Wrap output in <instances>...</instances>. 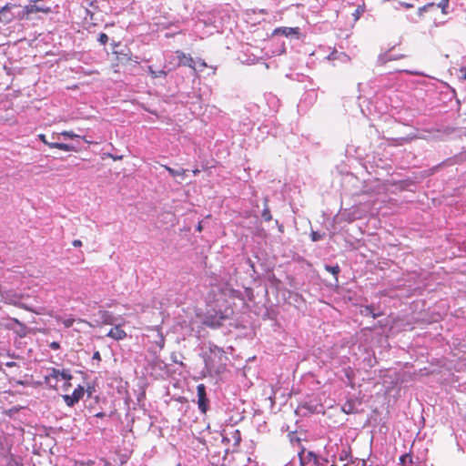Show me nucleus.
Returning <instances> with one entry per match:
<instances>
[{
	"label": "nucleus",
	"instance_id": "obj_1",
	"mask_svg": "<svg viewBox=\"0 0 466 466\" xmlns=\"http://www.w3.org/2000/svg\"><path fill=\"white\" fill-rule=\"evenodd\" d=\"M299 466H333L329 460L304 449L299 452Z\"/></svg>",
	"mask_w": 466,
	"mask_h": 466
},
{
	"label": "nucleus",
	"instance_id": "obj_2",
	"mask_svg": "<svg viewBox=\"0 0 466 466\" xmlns=\"http://www.w3.org/2000/svg\"><path fill=\"white\" fill-rule=\"evenodd\" d=\"M40 0H31L27 5H25L23 10L18 14L17 17L21 20H29L32 18V15L36 14L38 12L44 14L51 13V7L46 5H38L37 2Z\"/></svg>",
	"mask_w": 466,
	"mask_h": 466
},
{
	"label": "nucleus",
	"instance_id": "obj_3",
	"mask_svg": "<svg viewBox=\"0 0 466 466\" xmlns=\"http://www.w3.org/2000/svg\"><path fill=\"white\" fill-rule=\"evenodd\" d=\"M198 395V409L202 413H206L208 405V400L207 398L206 386L204 384H198L197 386Z\"/></svg>",
	"mask_w": 466,
	"mask_h": 466
},
{
	"label": "nucleus",
	"instance_id": "obj_4",
	"mask_svg": "<svg viewBox=\"0 0 466 466\" xmlns=\"http://www.w3.org/2000/svg\"><path fill=\"white\" fill-rule=\"evenodd\" d=\"M17 7L16 5L8 3L0 9V23L8 24L12 22L15 15L12 12L13 8Z\"/></svg>",
	"mask_w": 466,
	"mask_h": 466
},
{
	"label": "nucleus",
	"instance_id": "obj_5",
	"mask_svg": "<svg viewBox=\"0 0 466 466\" xmlns=\"http://www.w3.org/2000/svg\"><path fill=\"white\" fill-rule=\"evenodd\" d=\"M273 35H284L286 37H291L295 39L299 38L300 35V29L299 27H288V26H282L278 27L274 30Z\"/></svg>",
	"mask_w": 466,
	"mask_h": 466
},
{
	"label": "nucleus",
	"instance_id": "obj_6",
	"mask_svg": "<svg viewBox=\"0 0 466 466\" xmlns=\"http://www.w3.org/2000/svg\"><path fill=\"white\" fill-rule=\"evenodd\" d=\"M84 388L79 385L76 389L74 390L72 394L64 395L63 399L67 406L72 407L84 396Z\"/></svg>",
	"mask_w": 466,
	"mask_h": 466
},
{
	"label": "nucleus",
	"instance_id": "obj_7",
	"mask_svg": "<svg viewBox=\"0 0 466 466\" xmlns=\"http://www.w3.org/2000/svg\"><path fill=\"white\" fill-rule=\"evenodd\" d=\"M114 54L116 56V60H117L118 64L125 65V64H128L130 62H133L135 64L139 63L138 57L137 56L133 57L131 52L124 53L122 51H115Z\"/></svg>",
	"mask_w": 466,
	"mask_h": 466
},
{
	"label": "nucleus",
	"instance_id": "obj_8",
	"mask_svg": "<svg viewBox=\"0 0 466 466\" xmlns=\"http://www.w3.org/2000/svg\"><path fill=\"white\" fill-rule=\"evenodd\" d=\"M259 129L263 133L270 134L274 137L278 135V127L276 125V121L273 118L267 119L260 127Z\"/></svg>",
	"mask_w": 466,
	"mask_h": 466
},
{
	"label": "nucleus",
	"instance_id": "obj_9",
	"mask_svg": "<svg viewBox=\"0 0 466 466\" xmlns=\"http://www.w3.org/2000/svg\"><path fill=\"white\" fill-rule=\"evenodd\" d=\"M176 54L179 61V66H188L190 68L195 69V61L190 55H187L179 50L177 51Z\"/></svg>",
	"mask_w": 466,
	"mask_h": 466
},
{
	"label": "nucleus",
	"instance_id": "obj_10",
	"mask_svg": "<svg viewBox=\"0 0 466 466\" xmlns=\"http://www.w3.org/2000/svg\"><path fill=\"white\" fill-rule=\"evenodd\" d=\"M107 337L116 340H122L127 338V332L121 329L120 325H116L108 331Z\"/></svg>",
	"mask_w": 466,
	"mask_h": 466
},
{
	"label": "nucleus",
	"instance_id": "obj_11",
	"mask_svg": "<svg viewBox=\"0 0 466 466\" xmlns=\"http://www.w3.org/2000/svg\"><path fill=\"white\" fill-rule=\"evenodd\" d=\"M252 128H253V121L248 119V121H245V122L239 124L238 132L242 136H247L248 134H249L251 132Z\"/></svg>",
	"mask_w": 466,
	"mask_h": 466
},
{
	"label": "nucleus",
	"instance_id": "obj_12",
	"mask_svg": "<svg viewBox=\"0 0 466 466\" xmlns=\"http://www.w3.org/2000/svg\"><path fill=\"white\" fill-rule=\"evenodd\" d=\"M340 461L345 462L344 466L350 461V450L347 446H343L341 451L337 455Z\"/></svg>",
	"mask_w": 466,
	"mask_h": 466
},
{
	"label": "nucleus",
	"instance_id": "obj_13",
	"mask_svg": "<svg viewBox=\"0 0 466 466\" xmlns=\"http://www.w3.org/2000/svg\"><path fill=\"white\" fill-rule=\"evenodd\" d=\"M99 314H100V318H101L103 324H105V325H113L114 324L116 319L111 312L104 310V311H100Z\"/></svg>",
	"mask_w": 466,
	"mask_h": 466
},
{
	"label": "nucleus",
	"instance_id": "obj_14",
	"mask_svg": "<svg viewBox=\"0 0 466 466\" xmlns=\"http://www.w3.org/2000/svg\"><path fill=\"white\" fill-rule=\"evenodd\" d=\"M266 100L267 103L271 107V110L273 112H276L279 106V100L278 99V97L272 94H268L266 96Z\"/></svg>",
	"mask_w": 466,
	"mask_h": 466
},
{
	"label": "nucleus",
	"instance_id": "obj_15",
	"mask_svg": "<svg viewBox=\"0 0 466 466\" xmlns=\"http://www.w3.org/2000/svg\"><path fill=\"white\" fill-rule=\"evenodd\" d=\"M166 170L172 176V177H184L186 175L187 170L184 168H181L179 170L174 169L168 166H163Z\"/></svg>",
	"mask_w": 466,
	"mask_h": 466
},
{
	"label": "nucleus",
	"instance_id": "obj_16",
	"mask_svg": "<svg viewBox=\"0 0 466 466\" xmlns=\"http://www.w3.org/2000/svg\"><path fill=\"white\" fill-rule=\"evenodd\" d=\"M235 454H237V456H235V462L239 466H244L243 464L246 461H250V457H247L243 452L235 451Z\"/></svg>",
	"mask_w": 466,
	"mask_h": 466
},
{
	"label": "nucleus",
	"instance_id": "obj_17",
	"mask_svg": "<svg viewBox=\"0 0 466 466\" xmlns=\"http://www.w3.org/2000/svg\"><path fill=\"white\" fill-rule=\"evenodd\" d=\"M400 58V56H394L390 52H386L384 54L380 55L379 56V62L380 64H385L389 61L395 60Z\"/></svg>",
	"mask_w": 466,
	"mask_h": 466
},
{
	"label": "nucleus",
	"instance_id": "obj_18",
	"mask_svg": "<svg viewBox=\"0 0 466 466\" xmlns=\"http://www.w3.org/2000/svg\"><path fill=\"white\" fill-rule=\"evenodd\" d=\"M48 147L50 148H56V149H60L63 151H70L72 149V147H70L69 145L65 144V143H57V142H54L53 144H48Z\"/></svg>",
	"mask_w": 466,
	"mask_h": 466
},
{
	"label": "nucleus",
	"instance_id": "obj_19",
	"mask_svg": "<svg viewBox=\"0 0 466 466\" xmlns=\"http://www.w3.org/2000/svg\"><path fill=\"white\" fill-rule=\"evenodd\" d=\"M5 302L10 304V305H14L15 307H18L20 309H25V310H28V311H33L28 306H26L25 304H23V303L15 301L13 298H6V301Z\"/></svg>",
	"mask_w": 466,
	"mask_h": 466
},
{
	"label": "nucleus",
	"instance_id": "obj_20",
	"mask_svg": "<svg viewBox=\"0 0 466 466\" xmlns=\"http://www.w3.org/2000/svg\"><path fill=\"white\" fill-rule=\"evenodd\" d=\"M147 70H148L149 75L153 78H157V77H161V76H167V72L166 71H164V70L156 71L150 66L147 67Z\"/></svg>",
	"mask_w": 466,
	"mask_h": 466
},
{
	"label": "nucleus",
	"instance_id": "obj_21",
	"mask_svg": "<svg viewBox=\"0 0 466 466\" xmlns=\"http://www.w3.org/2000/svg\"><path fill=\"white\" fill-rule=\"evenodd\" d=\"M325 269L329 272H330L336 279H338V275L340 272V268L339 265L331 266V265H326Z\"/></svg>",
	"mask_w": 466,
	"mask_h": 466
},
{
	"label": "nucleus",
	"instance_id": "obj_22",
	"mask_svg": "<svg viewBox=\"0 0 466 466\" xmlns=\"http://www.w3.org/2000/svg\"><path fill=\"white\" fill-rule=\"evenodd\" d=\"M261 217L265 221H270L272 219L270 210L267 206V199H265V208L261 213Z\"/></svg>",
	"mask_w": 466,
	"mask_h": 466
},
{
	"label": "nucleus",
	"instance_id": "obj_23",
	"mask_svg": "<svg viewBox=\"0 0 466 466\" xmlns=\"http://www.w3.org/2000/svg\"><path fill=\"white\" fill-rule=\"evenodd\" d=\"M343 372H344V375L346 376V378L348 379V380L350 381V383H352V381L354 380V376H355L353 369L350 367L345 368L343 370Z\"/></svg>",
	"mask_w": 466,
	"mask_h": 466
},
{
	"label": "nucleus",
	"instance_id": "obj_24",
	"mask_svg": "<svg viewBox=\"0 0 466 466\" xmlns=\"http://www.w3.org/2000/svg\"><path fill=\"white\" fill-rule=\"evenodd\" d=\"M12 321L14 323L17 324L21 328V329L19 331V336L22 338L25 337L26 336V331H25L26 327L21 321H19L17 319L14 318V319H12Z\"/></svg>",
	"mask_w": 466,
	"mask_h": 466
},
{
	"label": "nucleus",
	"instance_id": "obj_25",
	"mask_svg": "<svg viewBox=\"0 0 466 466\" xmlns=\"http://www.w3.org/2000/svg\"><path fill=\"white\" fill-rule=\"evenodd\" d=\"M354 405L351 401H347L343 406H342V410L345 412V413H352L354 412Z\"/></svg>",
	"mask_w": 466,
	"mask_h": 466
},
{
	"label": "nucleus",
	"instance_id": "obj_26",
	"mask_svg": "<svg viewBox=\"0 0 466 466\" xmlns=\"http://www.w3.org/2000/svg\"><path fill=\"white\" fill-rule=\"evenodd\" d=\"M450 1L449 0H441L438 6L441 9L442 14L446 15L448 14V7H449Z\"/></svg>",
	"mask_w": 466,
	"mask_h": 466
},
{
	"label": "nucleus",
	"instance_id": "obj_27",
	"mask_svg": "<svg viewBox=\"0 0 466 466\" xmlns=\"http://www.w3.org/2000/svg\"><path fill=\"white\" fill-rule=\"evenodd\" d=\"M75 321L76 320L73 318H67V319H61V322L65 326V328L72 327L73 324L75 323Z\"/></svg>",
	"mask_w": 466,
	"mask_h": 466
},
{
	"label": "nucleus",
	"instance_id": "obj_28",
	"mask_svg": "<svg viewBox=\"0 0 466 466\" xmlns=\"http://www.w3.org/2000/svg\"><path fill=\"white\" fill-rule=\"evenodd\" d=\"M97 40L101 45H106L108 42V36L106 34L101 33L99 34Z\"/></svg>",
	"mask_w": 466,
	"mask_h": 466
},
{
	"label": "nucleus",
	"instance_id": "obj_29",
	"mask_svg": "<svg viewBox=\"0 0 466 466\" xmlns=\"http://www.w3.org/2000/svg\"><path fill=\"white\" fill-rule=\"evenodd\" d=\"M60 377L66 380H70L72 379V375L68 370H61Z\"/></svg>",
	"mask_w": 466,
	"mask_h": 466
},
{
	"label": "nucleus",
	"instance_id": "obj_30",
	"mask_svg": "<svg viewBox=\"0 0 466 466\" xmlns=\"http://www.w3.org/2000/svg\"><path fill=\"white\" fill-rule=\"evenodd\" d=\"M362 13L363 9H361L360 6H359L352 14V15L354 16V20L357 21Z\"/></svg>",
	"mask_w": 466,
	"mask_h": 466
},
{
	"label": "nucleus",
	"instance_id": "obj_31",
	"mask_svg": "<svg viewBox=\"0 0 466 466\" xmlns=\"http://www.w3.org/2000/svg\"><path fill=\"white\" fill-rule=\"evenodd\" d=\"M62 136L64 137H69V138H74V137H76L77 136L76 134H74L72 131H63L61 133Z\"/></svg>",
	"mask_w": 466,
	"mask_h": 466
},
{
	"label": "nucleus",
	"instance_id": "obj_32",
	"mask_svg": "<svg viewBox=\"0 0 466 466\" xmlns=\"http://www.w3.org/2000/svg\"><path fill=\"white\" fill-rule=\"evenodd\" d=\"M60 372H61V370H59L52 369L50 376L55 378V379H57L60 376Z\"/></svg>",
	"mask_w": 466,
	"mask_h": 466
},
{
	"label": "nucleus",
	"instance_id": "obj_33",
	"mask_svg": "<svg viewBox=\"0 0 466 466\" xmlns=\"http://www.w3.org/2000/svg\"><path fill=\"white\" fill-rule=\"evenodd\" d=\"M38 137H39V139H40L44 144H46V146H48V144H53V142H48V141L46 140V135H44V134H40V135H38Z\"/></svg>",
	"mask_w": 466,
	"mask_h": 466
},
{
	"label": "nucleus",
	"instance_id": "obj_34",
	"mask_svg": "<svg viewBox=\"0 0 466 466\" xmlns=\"http://www.w3.org/2000/svg\"><path fill=\"white\" fill-rule=\"evenodd\" d=\"M49 346H50V348H51L52 350H59V349H60V344H59L58 342H56V341H53V342H51Z\"/></svg>",
	"mask_w": 466,
	"mask_h": 466
},
{
	"label": "nucleus",
	"instance_id": "obj_35",
	"mask_svg": "<svg viewBox=\"0 0 466 466\" xmlns=\"http://www.w3.org/2000/svg\"><path fill=\"white\" fill-rule=\"evenodd\" d=\"M311 239L313 241H319L320 239V235L319 233L313 231L311 233Z\"/></svg>",
	"mask_w": 466,
	"mask_h": 466
},
{
	"label": "nucleus",
	"instance_id": "obj_36",
	"mask_svg": "<svg viewBox=\"0 0 466 466\" xmlns=\"http://www.w3.org/2000/svg\"><path fill=\"white\" fill-rule=\"evenodd\" d=\"M235 445L240 441V433L238 431H235Z\"/></svg>",
	"mask_w": 466,
	"mask_h": 466
},
{
	"label": "nucleus",
	"instance_id": "obj_37",
	"mask_svg": "<svg viewBox=\"0 0 466 466\" xmlns=\"http://www.w3.org/2000/svg\"><path fill=\"white\" fill-rule=\"evenodd\" d=\"M72 245L76 248H78V247H81L82 246V241L79 240V239H75L73 242H72Z\"/></svg>",
	"mask_w": 466,
	"mask_h": 466
},
{
	"label": "nucleus",
	"instance_id": "obj_38",
	"mask_svg": "<svg viewBox=\"0 0 466 466\" xmlns=\"http://www.w3.org/2000/svg\"><path fill=\"white\" fill-rule=\"evenodd\" d=\"M93 360H98V361H100V360H101V355H100L99 351H96V352H94V354H93Z\"/></svg>",
	"mask_w": 466,
	"mask_h": 466
},
{
	"label": "nucleus",
	"instance_id": "obj_39",
	"mask_svg": "<svg viewBox=\"0 0 466 466\" xmlns=\"http://www.w3.org/2000/svg\"><path fill=\"white\" fill-rule=\"evenodd\" d=\"M408 459V455H402L400 460V463H401V466H405V462Z\"/></svg>",
	"mask_w": 466,
	"mask_h": 466
},
{
	"label": "nucleus",
	"instance_id": "obj_40",
	"mask_svg": "<svg viewBox=\"0 0 466 466\" xmlns=\"http://www.w3.org/2000/svg\"><path fill=\"white\" fill-rule=\"evenodd\" d=\"M248 110H249L251 113H255V112H257V110H258V106H257V105H255V104H252V105L250 106V107L248 108Z\"/></svg>",
	"mask_w": 466,
	"mask_h": 466
},
{
	"label": "nucleus",
	"instance_id": "obj_41",
	"mask_svg": "<svg viewBox=\"0 0 466 466\" xmlns=\"http://www.w3.org/2000/svg\"><path fill=\"white\" fill-rule=\"evenodd\" d=\"M460 71L462 74V78L466 80V66H462Z\"/></svg>",
	"mask_w": 466,
	"mask_h": 466
},
{
	"label": "nucleus",
	"instance_id": "obj_42",
	"mask_svg": "<svg viewBox=\"0 0 466 466\" xmlns=\"http://www.w3.org/2000/svg\"><path fill=\"white\" fill-rule=\"evenodd\" d=\"M5 366L8 367V368H13V367L16 366V363L14 362V361H9V362L5 363Z\"/></svg>",
	"mask_w": 466,
	"mask_h": 466
},
{
	"label": "nucleus",
	"instance_id": "obj_43",
	"mask_svg": "<svg viewBox=\"0 0 466 466\" xmlns=\"http://www.w3.org/2000/svg\"><path fill=\"white\" fill-rule=\"evenodd\" d=\"M356 218H357V217H356V216H353V215H352V216H351V215H349V217H348V220H349V221H352V220H354V219H356Z\"/></svg>",
	"mask_w": 466,
	"mask_h": 466
},
{
	"label": "nucleus",
	"instance_id": "obj_44",
	"mask_svg": "<svg viewBox=\"0 0 466 466\" xmlns=\"http://www.w3.org/2000/svg\"><path fill=\"white\" fill-rule=\"evenodd\" d=\"M362 466H378V465H373L371 463H368L367 461H362Z\"/></svg>",
	"mask_w": 466,
	"mask_h": 466
},
{
	"label": "nucleus",
	"instance_id": "obj_45",
	"mask_svg": "<svg viewBox=\"0 0 466 466\" xmlns=\"http://www.w3.org/2000/svg\"><path fill=\"white\" fill-rule=\"evenodd\" d=\"M110 157H112L114 160H117V159H121L122 157H116V156H113V155H110Z\"/></svg>",
	"mask_w": 466,
	"mask_h": 466
},
{
	"label": "nucleus",
	"instance_id": "obj_46",
	"mask_svg": "<svg viewBox=\"0 0 466 466\" xmlns=\"http://www.w3.org/2000/svg\"><path fill=\"white\" fill-rule=\"evenodd\" d=\"M77 321L80 322V323H85V324L90 325L89 322H87L86 320H84L82 319H79Z\"/></svg>",
	"mask_w": 466,
	"mask_h": 466
},
{
	"label": "nucleus",
	"instance_id": "obj_47",
	"mask_svg": "<svg viewBox=\"0 0 466 466\" xmlns=\"http://www.w3.org/2000/svg\"><path fill=\"white\" fill-rule=\"evenodd\" d=\"M402 5L405 6V8H410L413 6L411 4H407V3L402 4Z\"/></svg>",
	"mask_w": 466,
	"mask_h": 466
},
{
	"label": "nucleus",
	"instance_id": "obj_48",
	"mask_svg": "<svg viewBox=\"0 0 466 466\" xmlns=\"http://www.w3.org/2000/svg\"><path fill=\"white\" fill-rule=\"evenodd\" d=\"M199 172H200V170H199V169H198V168H196V169H194V170H193V174H194V175H198Z\"/></svg>",
	"mask_w": 466,
	"mask_h": 466
},
{
	"label": "nucleus",
	"instance_id": "obj_49",
	"mask_svg": "<svg viewBox=\"0 0 466 466\" xmlns=\"http://www.w3.org/2000/svg\"><path fill=\"white\" fill-rule=\"evenodd\" d=\"M197 229H198V231H201V230H202L201 223H199V224H198V226Z\"/></svg>",
	"mask_w": 466,
	"mask_h": 466
},
{
	"label": "nucleus",
	"instance_id": "obj_50",
	"mask_svg": "<svg viewBox=\"0 0 466 466\" xmlns=\"http://www.w3.org/2000/svg\"><path fill=\"white\" fill-rule=\"evenodd\" d=\"M365 310H366L367 312L372 313V312H371V308H370V307H367Z\"/></svg>",
	"mask_w": 466,
	"mask_h": 466
},
{
	"label": "nucleus",
	"instance_id": "obj_51",
	"mask_svg": "<svg viewBox=\"0 0 466 466\" xmlns=\"http://www.w3.org/2000/svg\"><path fill=\"white\" fill-rule=\"evenodd\" d=\"M285 466H295L292 462L286 464Z\"/></svg>",
	"mask_w": 466,
	"mask_h": 466
},
{
	"label": "nucleus",
	"instance_id": "obj_52",
	"mask_svg": "<svg viewBox=\"0 0 466 466\" xmlns=\"http://www.w3.org/2000/svg\"><path fill=\"white\" fill-rule=\"evenodd\" d=\"M201 66H206V63H205V62H202V63H201Z\"/></svg>",
	"mask_w": 466,
	"mask_h": 466
}]
</instances>
